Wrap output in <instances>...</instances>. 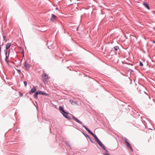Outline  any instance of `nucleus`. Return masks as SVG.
Listing matches in <instances>:
<instances>
[{
  "instance_id": "1a4fd4ad",
  "label": "nucleus",
  "mask_w": 155,
  "mask_h": 155,
  "mask_svg": "<svg viewBox=\"0 0 155 155\" xmlns=\"http://www.w3.org/2000/svg\"><path fill=\"white\" fill-rule=\"evenodd\" d=\"M143 5L145 6V7L147 8L148 9H150V7L148 5L146 2H144L143 3Z\"/></svg>"
},
{
  "instance_id": "dca6fc26",
  "label": "nucleus",
  "mask_w": 155,
  "mask_h": 155,
  "mask_svg": "<svg viewBox=\"0 0 155 155\" xmlns=\"http://www.w3.org/2000/svg\"><path fill=\"white\" fill-rule=\"evenodd\" d=\"M63 114V115L64 116V117H65V118H67V119H70V118L67 115H65L64 114Z\"/></svg>"
},
{
  "instance_id": "9b49d317",
  "label": "nucleus",
  "mask_w": 155,
  "mask_h": 155,
  "mask_svg": "<svg viewBox=\"0 0 155 155\" xmlns=\"http://www.w3.org/2000/svg\"><path fill=\"white\" fill-rule=\"evenodd\" d=\"M38 94H41L43 95H46V94L45 93H44L43 91H38Z\"/></svg>"
},
{
  "instance_id": "6e6552de",
  "label": "nucleus",
  "mask_w": 155,
  "mask_h": 155,
  "mask_svg": "<svg viewBox=\"0 0 155 155\" xmlns=\"http://www.w3.org/2000/svg\"><path fill=\"white\" fill-rule=\"evenodd\" d=\"M56 16L54 14H52L51 17V18L50 20L52 21H54V20H56Z\"/></svg>"
},
{
  "instance_id": "7ed1b4c3",
  "label": "nucleus",
  "mask_w": 155,
  "mask_h": 155,
  "mask_svg": "<svg viewBox=\"0 0 155 155\" xmlns=\"http://www.w3.org/2000/svg\"><path fill=\"white\" fill-rule=\"evenodd\" d=\"M98 144L103 148V149L105 150L106 152H107V150L105 148L104 145L103 144L102 142L99 140L97 141Z\"/></svg>"
},
{
  "instance_id": "423d86ee",
  "label": "nucleus",
  "mask_w": 155,
  "mask_h": 155,
  "mask_svg": "<svg viewBox=\"0 0 155 155\" xmlns=\"http://www.w3.org/2000/svg\"><path fill=\"white\" fill-rule=\"evenodd\" d=\"M72 118L77 122L78 123L80 124H82V122L79 120L77 118L74 117L73 115H72Z\"/></svg>"
},
{
  "instance_id": "6ab92c4d",
  "label": "nucleus",
  "mask_w": 155,
  "mask_h": 155,
  "mask_svg": "<svg viewBox=\"0 0 155 155\" xmlns=\"http://www.w3.org/2000/svg\"><path fill=\"white\" fill-rule=\"evenodd\" d=\"M24 83L25 86L26 87V86H27V81H24Z\"/></svg>"
},
{
  "instance_id": "f8f14e48",
  "label": "nucleus",
  "mask_w": 155,
  "mask_h": 155,
  "mask_svg": "<svg viewBox=\"0 0 155 155\" xmlns=\"http://www.w3.org/2000/svg\"><path fill=\"white\" fill-rule=\"evenodd\" d=\"M59 108L60 109V110H61L65 114H68V113H67L63 109V108H62V107L61 106H60L59 107Z\"/></svg>"
},
{
  "instance_id": "ddd939ff",
  "label": "nucleus",
  "mask_w": 155,
  "mask_h": 155,
  "mask_svg": "<svg viewBox=\"0 0 155 155\" xmlns=\"http://www.w3.org/2000/svg\"><path fill=\"white\" fill-rule=\"evenodd\" d=\"M5 54H6V58L5 59V61L7 63V64L9 65L8 62V60H7V59H8V55H7V51L6 52Z\"/></svg>"
},
{
  "instance_id": "aec40b11",
  "label": "nucleus",
  "mask_w": 155,
  "mask_h": 155,
  "mask_svg": "<svg viewBox=\"0 0 155 155\" xmlns=\"http://www.w3.org/2000/svg\"><path fill=\"white\" fill-rule=\"evenodd\" d=\"M17 71L19 72L20 73L21 72L20 70H19L17 69Z\"/></svg>"
},
{
  "instance_id": "0eeeda50",
  "label": "nucleus",
  "mask_w": 155,
  "mask_h": 155,
  "mask_svg": "<svg viewBox=\"0 0 155 155\" xmlns=\"http://www.w3.org/2000/svg\"><path fill=\"white\" fill-rule=\"evenodd\" d=\"M124 141L126 144L127 146L129 147L130 149L131 150H132V148L131 147V146L130 144L128 142V141L126 139L124 140Z\"/></svg>"
},
{
  "instance_id": "4be33fe9",
  "label": "nucleus",
  "mask_w": 155,
  "mask_h": 155,
  "mask_svg": "<svg viewBox=\"0 0 155 155\" xmlns=\"http://www.w3.org/2000/svg\"><path fill=\"white\" fill-rule=\"evenodd\" d=\"M104 155H109L108 154H105Z\"/></svg>"
},
{
  "instance_id": "a211bd4d",
  "label": "nucleus",
  "mask_w": 155,
  "mask_h": 155,
  "mask_svg": "<svg viewBox=\"0 0 155 155\" xmlns=\"http://www.w3.org/2000/svg\"><path fill=\"white\" fill-rule=\"evenodd\" d=\"M140 65L141 66H142L143 65L141 61H140Z\"/></svg>"
},
{
  "instance_id": "f3484780",
  "label": "nucleus",
  "mask_w": 155,
  "mask_h": 155,
  "mask_svg": "<svg viewBox=\"0 0 155 155\" xmlns=\"http://www.w3.org/2000/svg\"><path fill=\"white\" fill-rule=\"evenodd\" d=\"M114 49L115 51H117L119 49V47L117 46H115L114 47Z\"/></svg>"
},
{
  "instance_id": "5701e85b",
  "label": "nucleus",
  "mask_w": 155,
  "mask_h": 155,
  "mask_svg": "<svg viewBox=\"0 0 155 155\" xmlns=\"http://www.w3.org/2000/svg\"><path fill=\"white\" fill-rule=\"evenodd\" d=\"M153 42L154 43H155V41H153Z\"/></svg>"
},
{
  "instance_id": "4468645a",
  "label": "nucleus",
  "mask_w": 155,
  "mask_h": 155,
  "mask_svg": "<svg viewBox=\"0 0 155 155\" xmlns=\"http://www.w3.org/2000/svg\"><path fill=\"white\" fill-rule=\"evenodd\" d=\"M11 45V44L10 43H8L6 45V49H8L10 47Z\"/></svg>"
},
{
  "instance_id": "20e7f679",
  "label": "nucleus",
  "mask_w": 155,
  "mask_h": 155,
  "mask_svg": "<svg viewBox=\"0 0 155 155\" xmlns=\"http://www.w3.org/2000/svg\"><path fill=\"white\" fill-rule=\"evenodd\" d=\"M30 65L26 61L25 63V67L26 70H28L30 68Z\"/></svg>"
},
{
  "instance_id": "f03ea898",
  "label": "nucleus",
  "mask_w": 155,
  "mask_h": 155,
  "mask_svg": "<svg viewBox=\"0 0 155 155\" xmlns=\"http://www.w3.org/2000/svg\"><path fill=\"white\" fill-rule=\"evenodd\" d=\"M42 78L43 80V81L44 82H46L47 80L50 78L48 75L46 74V73L43 72V74L42 75Z\"/></svg>"
},
{
  "instance_id": "2eb2a0df",
  "label": "nucleus",
  "mask_w": 155,
  "mask_h": 155,
  "mask_svg": "<svg viewBox=\"0 0 155 155\" xmlns=\"http://www.w3.org/2000/svg\"><path fill=\"white\" fill-rule=\"evenodd\" d=\"M38 94V91L36 92L34 96L36 98H37V95Z\"/></svg>"
},
{
  "instance_id": "39448f33",
  "label": "nucleus",
  "mask_w": 155,
  "mask_h": 155,
  "mask_svg": "<svg viewBox=\"0 0 155 155\" xmlns=\"http://www.w3.org/2000/svg\"><path fill=\"white\" fill-rule=\"evenodd\" d=\"M37 86H33V87L31 89L29 92V94H31L34 93L37 90Z\"/></svg>"
},
{
  "instance_id": "f257e3e1",
  "label": "nucleus",
  "mask_w": 155,
  "mask_h": 155,
  "mask_svg": "<svg viewBox=\"0 0 155 155\" xmlns=\"http://www.w3.org/2000/svg\"><path fill=\"white\" fill-rule=\"evenodd\" d=\"M82 126L85 128L86 130L91 134L95 138L96 141L97 142L99 140L96 135H94L88 128L87 127L84 125H82Z\"/></svg>"
},
{
  "instance_id": "9d476101",
  "label": "nucleus",
  "mask_w": 155,
  "mask_h": 155,
  "mask_svg": "<svg viewBox=\"0 0 155 155\" xmlns=\"http://www.w3.org/2000/svg\"><path fill=\"white\" fill-rule=\"evenodd\" d=\"M70 101L71 104H72L73 105H78V104L77 103L74 101H73L72 100H70Z\"/></svg>"
},
{
  "instance_id": "412c9836",
  "label": "nucleus",
  "mask_w": 155,
  "mask_h": 155,
  "mask_svg": "<svg viewBox=\"0 0 155 155\" xmlns=\"http://www.w3.org/2000/svg\"><path fill=\"white\" fill-rule=\"evenodd\" d=\"M1 51V45H0V51Z\"/></svg>"
}]
</instances>
